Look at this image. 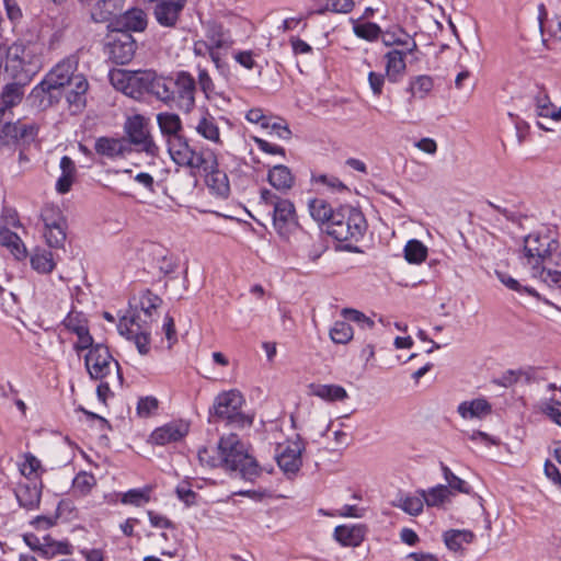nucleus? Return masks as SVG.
I'll list each match as a JSON object with an SVG mask.
<instances>
[{
	"mask_svg": "<svg viewBox=\"0 0 561 561\" xmlns=\"http://www.w3.org/2000/svg\"><path fill=\"white\" fill-rule=\"evenodd\" d=\"M260 205L271 208L268 214L272 215L273 227L280 238L288 240L296 234L297 251L300 255L312 262L321 256V248L316 247L313 238L300 229L291 201L263 188L260 193Z\"/></svg>",
	"mask_w": 561,
	"mask_h": 561,
	"instance_id": "nucleus-1",
	"label": "nucleus"
},
{
	"mask_svg": "<svg viewBox=\"0 0 561 561\" xmlns=\"http://www.w3.org/2000/svg\"><path fill=\"white\" fill-rule=\"evenodd\" d=\"M201 465L209 468L224 467L225 469L237 472L247 481H254L261 473L256 460L247 451L244 444L237 434L222 436L218 447H202L197 453Z\"/></svg>",
	"mask_w": 561,
	"mask_h": 561,
	"instance_id": "nucleus-2",
	"label": "nucleus"
},
{
	"mask_svg": "<svg viewBox=\"0 0 561 561\" xmlns=\"http://www.w3.org/2000/svg\"><path fill=\"white\" fill-rule=\"evenodd\" d=\"M168 151L171 159L181 167H187L192 170H202L207 174H213L214 181H222L218 187V192L221 195H226L229 192V185L226 182L227 176L224 173L217 171V159L210 150H194L187 139L182 136H173L168 138Z\"/></svg>",
	"mask_w": 561,
	"mask_h": 561,
	"instance_id": "nucleus-3",
	"label": "nucleus"
},
{
	"mask_svg": "<svg viewBox=\"0 0 561 561\" xmlns=\"http://www.w3.org/2000/svg\"><path fill=\"white\" fill-rule=\"evenodd\" d=\"M366 229L367 222L363 213L350 205L336 208L325 227L327 233L339 242H358Z\"/></svg>",
	"mask_w": 561,
	"mask_h": 561,
	"instance_id": "nucleus-4",
	"label": "nucleus"
},
{
	"mask_svg": "<svg viewBox=\"0 0 561 561\" xmlns=\"http://www.w3.org/2000/svg\"><path fill=\"white\" fill-rule=\"evenodd\" d=\"M244 403L243 396L238 390H229L219 393L214 401L210 411V422H226L238 427L251 425L252 419L241 412Z\"/></svg>",
	"mask_w": 561,
	"mask_h": 561,
	"instance_id": "nucleus-5",
	"label": "nucleus"
},
{
	"mask_svg": "<svg viewBox=\"0 0 561 561\" xmlns=\"http://www.w3.org/2000/svg\"><path fill=\"white\" fill-rule=\"evenodd\" d=\"M111 84L125 95L135 100L149 94L151 80L154 79V70H126L113 69L108 73Z\"/></svg>",
	"mask_w": 561,
	"mask_h": 561,
	"instance_id": "nucleus-6",
	"label": "nucleus"
},
{
	"mask_svg": "<svg viewBox=\"0 0 561 561\" xmlns=\"http://www.w3.org/2000/svg\"><path fill=\"white\" fill-rule=\"evenodd\" d=\"M84 365L91 379L103 380L107 378L113 370L115 376L113 379L118 386L123 383V375L121 373L119 364L110 350L104 344H95L84 356Z\"/></svg>",
	"mask_w": 561,
	"mask_h": 561,
	"instance_id": "nucleus-7",
	"label": "nucleus"
},
{
	"mask_svg": "<svg viewBox=\"0 0 561 561\" xmlns=\"http://www.w3.org/2000/svg\"><path fill=\"white\" fill-rule=\"evenodd\" d=\"M125 130L128 136V146L135 145L139 151L151 157L158 154L159 148L150 136L147 123L141 115L129 117L125 124Z\"/></svg>",
	"mask_w": 561,
	"mask_h": 561,
	"instance_id": "nucleus-8",
	"label": "nucleus"
},
{
	"mask_svg": "<svg viewBox=\"0 0 561 561\" xmlns=\"http://www.w3.org/2000/svg\"><path fill=\"white\" fill-rule=\"evenodd\" d=\"M136 51V42L128 32L114 30L108 36L106 54L117 65L129 62Z\"/></svg>",
	"mask_w": 561,
	"mask_h": 561,
	"instance_id": "nucleus-9",
	"label": "nucleus"
},
{
	"mask_svg": "<svg viewBox=\"0 0 561 561\" xmlns=\"http://www.w3.org/2000/svg\"><path fill=\"white\" fill-rule=\"evenodd\" d=\"M305 444L299 436L295 439L286 440L276 447L275 459L278 467L285 473H296L301 467V453Z\"/></svg>",
	"mask_w": 561,
	"mask_h": 561,
	"instance_id": "nucleus-10",
	"label": "nucleus"
},
{
	"mask_svg": "<svg viewBox=\"0 0 561 561\" xmlns=\"http://www.w3.org/2000/svg\"><path fill=\"white\" fill-rule=\"evenodd\" d=\"M38 129L39 126L35 122H7L0 130V141L3 145H27L36 139Z\"/></svg>",
	"mask_w": 561,
	"mask_h": 561,
	"instance_id": "nucleus-11",
	"label": "nucleus"
},
{
	"mask_svg": "<svg viewBox=\"0 0 561 561\" xmlns=\"http://www.w3.org/2000/svg\"><path fill=\"white\" fill-rule=\"evenodd\" d=\"M556 244L549 237L539 234H528L524 239V256L527 263L538 270L551 255L552 245Z\"/></svg>",
	"mask_w": 561,
	"mask_h": 561,
	"instance_id": "nucleus-12",
	"label": "nucleus"
},
{
	"mask_svg": "<svg viewBox=\"0 0 561 561\" xmlns=\"http://www.w3.org/2000/svg\"><path fill=\"white\" fill-rule=\"evenodd\" d=\"M196 82L187 71H180L173 80L172 104L178 108L190 112L195 105Z\"/></svg>",
	"mask_w": 561,
	"mask_h": 561,
	"instance_id": "nucleus-13",
	"label": "nucleus"
},
{
	"mask_svg": "<svg viewBox=\"0 0 561 561\" xmlns=\"http://www.w3.org/2000/svg\"><path fill=\"white\" fill-rule=\"evenodd\" d=\"M117 330L121 335L126 336L128 340L134 341L138 352L141 355L149 353V331L146 325L138 321V317L133 314L130 317L124 316L121 318Z\"/></svg>",
	"mask_w": 561,
	"mask_h": 561,
	"instance_id": "nucleus-14",
	"label": "nucleus"
},
{
	"mask_svg": "<svg viewBox=\"0 0 561 561\" xmlns=\"http://www.w3.org/2000/svg\"><path fill=\"white\" fill-rule=\"evenodd\" d=\"M20 473L28 481L27 489L42 491L46 488L43 482V476L47 474V470L42 466V461L32 453H24L18 461Z\"/></svg>",
	"mask_w": 561,
	"mask_h": 561,
	"instance_id": "nucleus-15",
	"label": "nucleus"
},
{
	"mask_svg": "<svg viewBox=\"0 0 561 561\" xmlns=\"http://www.w3.org/2000/svg\"><path fill=\"white\" fill-rule=\"evenodd\" d=\"M416 48L415 42L411 43V47H407L405 51L399 49H392L385 56L386 64V76L390 82H398L405 72V56L413 53Z\"/></svg>",
	"mask_w": 561,
	"mask_h": 561,
	"instance_id": "nucleus-16",
	"label": "nucleus"
},
{
	"mask_svg": "<svg viewBox=\"0 0 561 561\" xmlns=\"http://www.w3.org/2000/svg\"><path fill=\"white\" fill-rule=\"evenodd\" d=\"M62 93L57 90V88H53L51 83H49L45 78L33 88L28 95V101L42 108L45 110L53 104L57 103Z\"/></svg>",
	"mask_w": 561,
	"mask_h": 561,
	"instance_id": "nucleus-17",
	"label": "nucleus"
},
{
	"mask_svg": "<svg viewBox=\"0 0 561 561\" xmlns=\"http://www.w3.org/2000/svg\"><path fill=\"white\" fill-rule=\"evenodd\" d=\"M188 433V424L185 422H171L156 428L150 438L157 445H165L181 440Z\"/></svg>",
	"mask_w": 561,
	"mask_h": 561,
	"instance_id": "nucleus-18",
	"label": "nucleus"
},
{
	"mask_svg": "<svg viewBox=\"0 0 561 561\" xmlns=\"http://www.w3.org/2000/svg\"><path fill=\"white\" fill-rule=\"evenodd\" d=\"M77 62L73 58H66L57 64L46 76L45 79L62 93V89L71 81Z\"/></svg>",
	"mask_w": 561,
	"mask_h": 561,
	"instance_id": "nucleus-19",
	"label": "nucleus"
},
{
	"mask_svg": "<svg viewBox=\"0 0 561 561\" xmlns=\"http://www.w3.org/2000/svg\"><path fill=\"white\" fill-rule=\"evenodd\" d=\"M147 26V15L141 9L133 8L118 15L115 30L119 32H141Z\"/></svg>",
	"mask_w": 561,
	"mask_h": 561,
	"instance_id": "nucleus-20",
	"label": "nucleus"
},
{
	"mask_svg": "<svg viewBox=\"0 0 561 561\" xmlns=\"http://www.w3.org/2000/svg\"><path fill=\"white\" fill-rule=\"evenodd\" d=\"M366 526L340 525L334 529V539L344 547H358L365 539Z\"/></svg>",
	"mask_w": 561,
	"mask_h": 561,
	"instance_id": "nucleus-21",
	"label": "nucleus"
},
{
	"mask_svg": "<svg viewBox=\"0 0 561 561\" xmlns=\"http://www.w3.org/2000/svg\"><path fill=\"white\" fill-rule=\"evenodd\" d=\"M309 393L330 403L342 402L348 399L345 388L334 383H311L309 385Z\"/></svg>",
	"mask_w": 561,
	"mask_h": 561,
	"instance_id": "nucleus-22",
	"label": "nucleus"
},
{
	"mask_svg": "<svg viewBox=\"0 0 561 561\" xmlns=\"http://www.w3.org/2000/svg\"><path fill=\"white\" fill-rule=\"evenodd\" d=\"M94 148L99 154L108 158L124 156L126 152L130 151L126 139H116L110 137H100L96 139Z\"/></svg>",
	"mask_w": 561,
	"mask_h": 561,
	"instance_id": "nucleus-23",
	"label": "nucleus"
},
{
	"mask_svg": "<svg viewBox=\"0 0 561 561\" xmlns=\"http://www.w3.org/2000/svg\"><path fill=\"white\" fill-rule=\"evenodd\" d=\"M207 45L205 49H227L230 48L233 44V39L231 38L228 31H226L221 25L213 23L207 26L206 31Z\"/></svg>",
	"mask_w": 561,
	"mask_h": 561,
	"instance_id": "nucleus-24",
	"label": "nucleus"
},
{
	"mask_svg": "<svg viewBox=\"0 0 561 561\" xmlns=\"http://www.w3.org/2000/svg\"><path fill=\"white\" fill-rule=\"evenodd\" d=\"M267 181L277 191L287 192L294 186L295 178L288 167L277 164L268 171Z\"/></svg>",
	"mask_w": 561,
	"mask_h": 561,
	"instance_id": "nucleus-25",
	"label": "nucleus"
},
{
	"mask_svg": "<svg viewBox=\"0 0 561 561\" xmlns=\"http://www.w3.org/2000/svg\"><path fill=\"white\" fill-rule=\"evenodd\" d=\"M173 79L160 76L154 71V79L151 80L149 94L167 105H172Z\"/></svg>",
	"mask_w": 561,
	"mask_h": 561,
	"instance_id": "nucleus-26",
	"label": "nucleus"
},
{
	"mask_svg": "<svg viewBox=\"0 0 561 561\" xmlns=\"http://www.w3.org/2000/svg\"><path fill=\"white\" fill-rule=\"evenodd\" d=\"M0 245L5 247L19 261L27 256V250L22 239L5 227H0Z\"/></svg>",
	"mask_w": 561,
	"mask_h": 561,
	"instance_id": "nucleus-27",
	"label": "nucleus"
},
{
	"mask_svg": "<svg viewBox=\"0 0 561 561\" xmlns=\"http://www.w3.org/2000/svg\"><path fill=\"white\" fill-rule=\"evenodd\" d=\"M196 133L214 144L221 145L220 130L214 116L205 112L195 126Z\"/></svg>",
	"mask_w": 561,
	"mask_h": 561,
	"instance_id": "nucleus-28",
	"label": "nucleus"
},
{
	"mask_svg": "<svg viewBox=\"0 0 561 561\" xmlns=\"http://www.w3.org/2000/svg\"><path fill=\"white\" fill-rule=\"evenodd\" d=\"M540 267V278L550 287L561 288V253L556 259H548Z\"/></svg>",
	"mask_w": 561,
	"mask_h": 561,
	"instance_id": "nucleus-29",
	"label": "nucleus"
},
{
	"mask_svg": "<svg viewBox=\"0 0 561 561\" xmlns=\"http://www.w3.org/2000/svg\"><path fill=\"white\" fill-rule=\"evenodd\" d=\"M458 413L463 419H481L491 413V404L485 399L463 401L458 407Z\"/></svg>",
	"mask_w": 561,
	"mask_h": 561,
	"instance_id": "nucleus-30",
	"label": "nucleus"
},
{
	"mask_svg": "<svg viewBox=\"0 0 561 561\" xmlns=\"http://www.w3.org/2000/svg\"><path fill=\"white\" fill-rule=\"evenodd\" d=\"M60 170L61 175L56 182V190L58 193L65 194L70 191L75 180L76 165L72 159L68 156H64L60 160Z\"/></svg>",
	"mask_w": 561,
	"mask_h": 561,
	"instance_id": "nucleus-31",
	"label": "nucleus"
},
{
	"mask_svg": "<svg viewBox=\"0 0 561 561\" xmlns=\"http://www.w3.org/2000/svg\"><path fill=\"white\" fill-rule=\"evenodd\" d=\"M157 123L161 133L168 138L181 135L182 122L178 114L174 113H159L157 115Z\"/></svg>",
	"mask_w": 561,
	"mask_h": 561,
	"instance_id": "nucleus-32",
	"label": "nucleus"
},
{
	"mask_svg": "<svg viewBox=\"0 0 561 561\" xmlns=\"http://www.w3.org/2000/svg\"><path fill=\"white\" fill-rule=\"evenodd\" d=\"M434 82L432 77L426 75L416 76L410 79L408 91L411 93L409 102L412 99H425L432 91Z\"/></svg>",
	"mask_w": 561,
	"mask_h": 561,
	"instance_id": "nucleus-33",
	"label": "nucleus"
},
{
	"mask_svg": "<svg viewBox=\"0 0 561 561\" xmlns=\"http://www.w3.org/2000/svg\"><path fill=\"white\" fill-rule=\"evenodd\" d=\"M24 85L18 81L5 84L0 95V103L11 111L12 107L21 103L24 95Z\"/></svg>",
	"mask_w": 561,
	"mask_h": 561,
	"instance_id": "nucleus-34",
	"label": "nucleus"
},
{
	"mask_svg": "<svg viewBox=\"0 0 561 561\" xmlns=\"http://www.w3.org/2000/svg\"><path fill=\"white\" fill-rule=\"evenodd\" d=\"M474 535L470 530L450 529L444 534V542L449 550L459 551L465 543H471Z\"/></svg>",
	"mask_w": 561,
	"mask_h": 561,
	"instance_id": "nucleus-35",
	"label": "nucleus"
},
{
	"mask_svg": "<svg viewBox=\"0 0 561 561\" xmlns=\"http://www.w3.org/2000/svg\"><path fill=\"white\" fill-rule=\"evenodd\" d=\"M309 211L316 221L324 224L327 227L329 221L332 219L335 209H332L331 205L327 201L322 198H314L309 202Z\"/></svg>",
	"mask_w": 561,
	"mask_h": 561,
	"instance_id": "nucleus-36",
	"label": "nucleus"
},
{
	"mask_svg": "<svg viewBox=\"0 0 561 561\" xmlns=\"http://www.w3.org/2000/svg\"><path fill=\"white\" fill-rule=\"evenodd\" d=\"M41 218L44 224V229L54 228L67 224L60 208L53 204H46L41 210Z\"/></svg>",
	"mask_w": 561,
	"mask_h": 561,
	"instance_id": "nucleus-37",
	"label": "nucleus"
},
{
	"mask_svg": "<svg viewBox=\"0 0 561 561\" xmlns=\"http://www.w3.org/2000/svg\"><path fill=\"white\" fill-rule=\"evenodd\" d=\"M116 0H98L91 16L95 22H105L117 11Z\"/></svg>",
	"mask_w": 561,
	"mask_h": 561,
	"instance_id": "nucleus-38",
	"label": "nucleus"
},
{
	"mask_svg": "<svg viewBox=\"0 0 561 561\" xmlns=\"http://www.w3.org/2000/svg\"><path fill=\"white\" fill-rule=\"evenodd\" d=\"M397 506L401 507L405 513L410 515H419L424 507V501L421 493H415L413 495H401L398 499Z\"/></svg>",
	"mask_w": 561,
	"mask_h": 561,
	"instance_id": "nucleus-39",
	"label": "nucleus"
},
{
	"mask_svg": "<svg viewBox=\"0 0 561 561\" xmlns=\"http://www.w3.org/2000/svg\"><path fill=\"white\" fill-rule=\"evenodd\" d=\"M442 469L447 485L438 484L428 489L427 491H447V488L451 489V491H468L467 482L465 480L454 474L447 466L442 465Z\"/></svg>",
	"mask_w": 561,
	"mask_h": 561,
	"instance_id": "nucleus-40",
	"label": "nucleus"
},
{
	"mask_svg": "<svg viewBox=\"0 0 561 561\" xmlns=\"http://www.w3.org/2000/svg\"><path fill=\"white\" fill-rule=\"evenodd\" d=\"M427 249L419 240H410L404 248V257L409 263L419 264L426 259Z\"/></svg>",
	"mask_w": 561,
	"mask_h": 561,
	"instance_id": "nucleus-41",
	"label": "nucleus"
},
{
	"mask_svg": "<svg viewBox=\"0 0 561 561\" xmlns=\"http://www.w3.org/2000/svg\"><path fill=\"white\" fill-rule=\"evenodd\" d=\"M67 224L62 226H56L54 228L44 229V238L46 243L50 248L61 249L64 248L67 238Z\"/></svg>",
	"mask_w": 561,
	"mask_h": 561,
	"instance_id": "nucleus-42",
	"label": "nucleus"
},
{
	"mask_svg": "<svg viewBox=\"0 0 561 561\" xmlns=\"http://www.w3.org/2000/svg\"><path fill=\"white\" fill-rule=\"evenodd\" d=\"M32 267L43 274H48L55 268V262L51 252L44 251L36 253L31 257Z\"/></svg>",
	"mask_w": 561,
	"mask_h": 561,
	"instance_id": "nucleus-43",
	"label": "nucleus"
},
{
	"mask_svg": "<svg viewBox=\"0 0 561 561\" xmlns=\"http://www.w3.org/2000/svg\"><path fill=\"white\" fill-rule=\"evenodd\" d=\"M330 336L334 343L345 344L353 337V328L345 321H336L330 330Z\"/></svg>",
	"mask_w": 561,
	"mask_h": 561,
	"instance_id": "nucleus-44",
	"label": "nucleus"
},
{
	"mask_svg": "<svg viewBox=\"0 0 561 561\" xmlns=\"http://www.w3.org/2000/svg\"><path fill=\"white\" fill-rule=\"evenodd\" d=\"M353 32L357 37L371 42L379 37L381 28L373 22L356 23L353 26Z\"/></svg>",
	"mask_w": 561,
	"mask_h": 561,
	"instance_id": "nucleus-45",
	"label": "nucleus"
},
{
	"mask_svg": "<svg viewBox=\"0 0 561 561\" xmlns=\"http://www.w3.org/2000/svg\"><path fill=\"white\" fill-rule=\"evenodd\" d=\"M62 324L67 330L75 334L85 331L88 328V321L84 316L80 312H69V314L62 321Z\"/></svg>",
	"mask_w": 561,
	"mask_h": 561,
	"instance_id": "nucleus-46",
	"label": "nucleus"
},
{
	"mask_svg": "<svg viewBox=\"0 0 561 561\" xmlns=\"http://www.w3.org/2000/svg\"><path fill=\"white\" fill-rule=\"evenodd\" d=\"M496 276L499 280L506 286L508 289L518 291V293H527L530 296H537V293L534 288L522 286L517 279L513 278L508 274L504 272L496 271Z\"/></svg>",
	"mask_w": 561,
	"mask_h": 561,
	"instance_id": "nucleus-47",
	"label": "nucleus"
},
{
	"mask_svg": "<svg viewBox=\"0 0 561 561\" xmlns=\"http://www.w3.org/2000/svg\"><path fill=\"white\" fill-rule=\"evenodd\" d=\"M162 300L159 296L152 294L150 290H146L139 298V308L145 312L146 316L150 317L151 311L156 310Z\"/></svg>",
	"mask_w": 561,
	"mask_h": 561,
	"instance_id": "nucleus-48",
	"label": "nucleus"
},
{
	"mask_svg": "<svg viewBox=\"0 0 561 561\" xmlns=\"http://www.w3.org/2000/svg\"><path fill=\"white\" fill-rule=\"evenodd\" d=\"M382 43L386 46H391V45L408 46L409 45V35L401 28H398L397 31H387L382 34Z\"/></svg>",
	"mask_w": 561,
	"mask_h": 561,
	"instance_id": "nucleus-49",
	"label": "nucleus"
},
{
	"mask_svg": "<svg viewBox=\"0 0 561 561\" xmlns=\"http://www.w3.org/2000/svg\"><path fill=\"white\" fill-rule=\"evenodd\" d=\"M271 134L276 135L280 139H289L291 137V131L288 125L285 123L283 118L273 117L272 121H268V128Z\"/></svg>",
	"mask_w": 561,
	"mask_h": 561,
	"instance_id": "nucleus-50",
	"label": "nucleus"
},
{
	"mask_svg": "<svg viewBox=\"0 0 561 561\" xmlns=\"http://www.w3.org/2000/svg\"><path fill=\"white\" fill-rule=\"evenodd\" d=\"M233 59L243 68L252 70L257 67L255 54L252 50H236L233 51Z\"/></svg>",
	"mask_w": 561,
	"mask_h": 561,
	"instance_id": "nucleus-51",
	"label": "nucleus"
},
{
	"mask_svg": "<svg viewBox=\"0 0 561 561\" xmlns=\"http://www.w3.org/2000/svg\"><path fill=\"white\" fill-rule=\"evenodd\" d=\"M248 122L260 125L263 129L268 128V121L273 119V116L264 114L262 108H251L245 114Z\"/></svg>",
	"mask_w": 561,
	"mask_h": 561,
	"instance_id": "nucleus-52",
	"label": "nucleus"
},
{
	"mask_svg": "<svg viewBox=\"0 0 561 561\" xmlns=\"http://www.w3.org/2000/svg\"><path fill=\"white\" fill-rule=\"evenodd\" d=\"M342 313L346 319L360 324L363 329H371L375 324L371 319L367 318L363 312L358 310L346 308L342 311Z\"/></svg>",
	"mask_w": 561,
	"mask_h": 561,
	"instance_id": "nucleus-53",
	"label": "nucleus"
},
{
	"mask_svg": "<svg viewBox=\"0 0 561 561\" xmlns=\"http://www.w3.org/2000/svg\"><path fill=\"white\" fill-rule=\"evenodd\" d=\"M314 182L328 186L333 192L347 191L346 185L340 179H337L336 176H333V175H327V174L318 175L314 178Z\"/></svg>",
	"mask_w": 561,
	"mask_h": 561,
	"instance_id": "nucleus-54",
	"label": "nucleus"
},
{
	"mask_svg": "<svg viewBox=\"0 0 561 561\" xmlns=\"http://www.w3.org/2000/svg\"><path fill=\"white\" fill-rule=\"evenodd\" d=\"M23 539L25 541V543L34 551L38 550V551H42L44 553H49V549H48V546H50V537L49 536H46L44 537V543H41V540L37 536H35L34 534H25L23 536Z\"/></svg>",
	"mask_w": 561,
	"mask_h": 561,
	"instance_id": "nucleus-55",
	"label": "nucleus"
},
{
	"mask_svg": "<svg viewBox=\"0 0 561 561\" xmlns=\"http://www.w3.org/2000/svg\"><path fill=\"white\" fill-rule=\"evenodd\" d=\"M158 409V400L153 397L141 398L137 404L139 416L147 417Z\"/></svg>",
	"mask_w": 561,
	"mask_h": 561,
	"instance_id": "nucleus-56",
	"label": "nucleus"
},
{
	"mask_svg": "<svg viewBox=\"0 0 561 561\" xmlns=\"http://www.w3.org/2000/svg\"><path fill=\"white\" fill-rule=\"evenodd\" d=\"M42 493H14L20 506L33 510L38 506Z\"/></svg>",
	"mask_w": 561,
	"mask_h": 561,
	"instance_id": "nucleus-57",
	"label": "nucleus"
},
{
	"mask_svg": "<svg viewBox=\"0 0 561 561\" xmlns=\"http://www.w3.org/2000/svg\"><path fill=\"white\" fill-rule=\"evenodd\" d=\"M95 485V478L88 472H80L73 479V486L78 491H89Z\"/></svg>",
	"mask_w": 561,
	"mask_h": 561,
	"instance_id": "nucleus-58",
	"label": "nucleus"
},
{
	"mask_svg": "<svg viewBox=\"0 0 561 561\" xmlns=\"http://www.w3.org/2000/svg\"><path fill=\"white\" fill-rule=\"evenodd\" d=\"M150 501L149 493H123L121 502L125 505L142 506Z\"/></svg>",
	"mask_w": 561,
	"mask_h": 561,
	"instance_id": "nucleus-59",
	"label": "nucleus"
},
{
	"mask_svg": "<svg viewBox=\"0 0 561 561\" xmlns=\"http://www.w3.org/2000/svg\"><path fill=\"white\" fill-rule=\"evenodd\" d=\"M536 105L538 110V114L543 117H550V114L553 110V105L550 102V99L546 92H540L536 96Z\"/></svg>",
	"mask_w": 561,
	"mask_h": 561,
	"instance_id": "nucleus-60",
	"label": "nucleus"
},
{
	"mask_svg": "<svg viewBox=\"0 0 561 561\" xmlns=\"http://www.w3.org/2000/svg\"><path fill=\"white\" fill-rule=\"evenodd\" d=\"M354 5L353 0H328L327 10L335 13H348L353 10Z\"/></svg>",
	"mask_w": 561,
	"mask_h": 561,
	"instance_id": "nucleus-61",
	"label": "nucleus"
},
{
	"mask_svg": "<svg viewBox=\"0 0 561 561\" xmlns=\"http://www.w3.org/2000/svg\"><path fill=\"white\" fill-rule=\"evenodd\" d=\"M385 80L386 79L382 73H378L375 71H370L368 73V83L375 96H380L382 94Z\"/></svg>",
	"mask_w": 561,
	"mask_h": 561,
	"instance_id": "nucleus-62",
	"label": "nucleus"
},
{
	"mask_svg": "<svg viewBox=\"0 0 561 561\" xmlns=\"http://www.w3.org/2000/svg\"><path fill=\"white\" fill-rule=\"evenodd\" d=\"M198 84L206 98H209V94L214 91L215 85L214 82L205 68L198 67Z\"/></svg>",
	"mask_w": 561,
	"mask_h": 561,
	"instance_id": "nucleus-63",
	"label": "nucleus"
},
{
	"mask_svg": "<svg viewBox=\"0 0 561 561\" xmlns=\"http://www.w3.org/2000/svg\"><path fill=\"white\" fill-rule=\"evenodd\" d=\"M543 411L556 424L561 426V402L553 401L547 404Z\"/></svg>",
	"mask_w": 561,
	"mask_h": 561,
	"instance_id": "nucleus-64",
	"label": "nucleus"
}]
</instances>
